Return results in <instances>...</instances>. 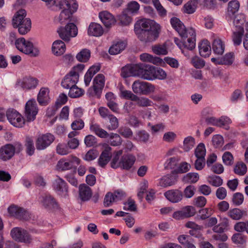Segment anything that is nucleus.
<instances>
[{
    "label": "nucleus",
    "mask_w": 248,
    "mask_h": 248,
    "mask_svg": "<svg viewBox=\"0 0 248 248\" xmlns=\"http://www.w3.org/2000/svg\"><path fill=\"white\" fill-rule=\"evenodd\" d=\"M170 23L172 27L178 32L182 38H187L183 45L188 50H192L196 46V32L193 28L187 29L180 19L176 17H172L170 19Z\"/></svg>",
    "instance_id": "obj_1"
},
{
    "label": "nucleus",
    "mask_w": 248,
    "mask_h": 248,
    "mask_svg": "<svg viewBox=\"0 0 248 248\" xmlns=\"http://www.w3.org/2000/svg\"><path fill=\"white\" fill-rule=\"evenodd\" d=\"M84 68L82 64H78L74 67L64 78L62 81V86L65 89H69L76 85L78 81L79 75Z\"/></svg>",
    "instance_id": "obj_2"
},
{
    "label": "nucleus",
    "mask_w": 248,
    "mask_h": 248,
    "mask_svg": "<svg viewBox=\"0 0 248 248\" xmlns=\"http://www.w3.org/2000/svg\"><path fill=\"white\" fill-rule=\"evenodd\" d=\"M15 44L18 50L26 54L36 57L39 54L38 48L34 47L31 42L26 41L23 37L16 40Z\"/></svg>",
    "instance_id": "obj_3"
},
{
    "label": "nucleus",
    "mask_w": 248,
    "mask_h": 248,
    "mask_svg": "<svg viewBox=\"0 0 248 248\" xmlns=\"http://www.w3.org/2000/svg\"><path fill=\"white\" fill-rule=\"evenodd\" d=\"M75 22L68 23L64 27L59 28L57 32L60 38L66 42H69L71 38L76 37L78 33V30Z\"/></svg>",
    "instance_id": "obj_4"
},
{
    "label": "nucleus",
    "mask_w": 248,
    "mask_h": 248,
    "mask_svg": "<svg viewBox=\"0 0 248 248\" xmlns=\"http://www.w3.org/2000/svg\"><path fill=\"white\" fill-rule=\"evenodd\" d=\"M132 89L136 94L148 95L155 92V88L150 83L137 80L132 84Z\"/></svg>",
    "instance_id": "obj_5"
},
{
    "label": "nucleus",
    "mask_w": 248,
    "mask_h": 248,
    "mask_svg": "<svg viewBox=\"0 0 248 248\" xmlns=\"http://www.w3.org/2000/svg\"><path fill=\"white\" fill-rule=\"evenodd\" d=\"M104 85V76L102 74H98L93 79V86L89 88L88 93L90 96L100 98Z\"/></svg>",
    "instance_id": "obj_6"
},
{
    "label": "nucleus",
    "mask_w": 248,
    "mask_h": 248,
    "mask_svg": "<svg viewBox=\"0 0 248 248\" xmlns=\"http://www.w3.org/2000/svg\"><path fill=\"white\" fill-rule=\"evenodd\" d=\"M12 238L15 241L29 244L32 241V237L29 232L20 227L13 228L10 232Z\"/></svg>",
    "instance_id": "obj_7"
},
{
    "label": "nucleus",
    "mask_w": 248,
    "mask_h": 248,
    "mask_svg": "<svg viewBox=\"0 0 248 248\" xmlns=\"http://www.w3.org/2000/svg\"><path fill=\"white\" fill-rule=\"evenodd\" d=\"M6 117L9 122L14 126L21 128L25 124L23 117L14 108H9L6 111Z\"/></svg>",
    "instance_id": "obj_8"
},
{
    "label": "nucleus",
    "mask_w": 248,
    "mask_h": 248,
    "mask_svg": "<svg viewBox=\"0 0 248 248\" xmlns=\"http://www.w3.org/2000/svg\"><path fill=\"white\" fill-rule=\"evenodd\" d=\"M55 139L54 136L49 133L39 135L35 141L37 150H45L53 143Z\"/></svg>",
    "instance_id": "obj_9"
},
{
    "label": "nucleus",
    "mask_w": 248,
    "mask_h": 248,
    "mask_svg": "<svg viewBox=\"0 0 248 248\" xmlns=\"http://www.w3.org/2000/svg\"><path fill=\"white\" fill-rule=\"evenodd\" d=\"M159 32V30L156 29L155 30L150 31L138 30L137 31H135V33L140 41L147 43L155 40L158 36Z\"/></svg>",
    "instance_id": "obj_10"
},
{
    "label": "nucleus",
    "mask_w": 248,
    "mask_h": 248,
    "mask_svg": "<svg viewBox=\"0 0 248 248\" xmlns=\"http://www.w3.org/2000/svg\"><path fill=\"white\" fill-rule=\"evenodd\" d=\"M38 111L37 105L34 99L30 100L26 103L25 108V115L28 122L34 121Z\"/></svg>",
    "instance_id": "obj_11"
},
{
    "label": "nucleus",
    "mask_w": 248,
    "mask_h": 248,
    "mask_svg": "<svg viewBox=\"0 0 248 248\" xmlns=\"http://www.w3.org/2000/svg\"><path fill=\"white\" fill-rule=\"evenodd\" d=\"M8 212L11 216L20 220H28L31 218L27 211L16 205H11L8 208Z\"/></svg>",
    "instance_id": "obj_12"
},
{
    "label": "nucleus",
    "mask_w": 248,
    "mask_h": 248,
    "mask_svg": "<svg viewBox=\"0 0 248 248\" xmlns=\"http://www.w3.org/2000/svg\"><path fill=\"white\" fill-rule=\"evenodd\" d=\"M52 188L55 192L62 197H66L68 193V187L66 182L57 176L52 182Z\"/></svg>",
    "instance_id": "obj_13"
},
{
    "label": "nucleus",
    "mask_w": 248,
    "mask_h": 248,
    "mask_svg": "<svg viewBox=\"0 0 248 248\" xmlns=\"http://www.w3.org/2000/svg\"><path fill=\"white\" fill-rule=\"evenodd\" d=\"M73 15V14L68 11L62 9L59 15L55 17V21L61 24H67L70 22L78 23L79 20L77 16H74Z\"/></svg>",
    "instance_id": "obj_14"
},
{
    "label": "nucleus",
    "mask_w": 248,
    "mask_h": 248,
    "mask_svg": "<svg viewBox=\"0 0 248 248\" xmlns=\"http://www.w3.org/2000/svg\"><path fill=\"white\" fill-rule=\"evenodd\" d=\"M160 30L158 24H155L153 20L148 19H142L138 20L135 25V31L138 30L145 31Z\"/></svg>",
    "instance_id": "obj_15"
},
{
    "label": "nucleus",
    "mask_w": 248,
    "mask_h": 248,
    "mask_svg": "<svg viewBox=\"0 0 248 248\" xmlns=\"http://www.w3.org/2000/svg\"><path fill=\"white\" fill-rule=\"evenodd\" d=\"M196 213L195 208L192 206H186L180 210L174 212L173 217L176 219L193 217Z\"/></svg>",
    "instance_id": "obj_16"
},
{
    "label": "nucleus",
    "mask_w": 248,
    "mask_h": 248,
    "mask_svg": "<svg viewBox=\"0 0 248 248\" xmlns=\"http://www.w3.org/2000/svg\"><path fill=\"white\" fill-rule=\"evenodd\" d=\"M16 152L15 147L11 144H7L0 148V159L6 161L11 159Z\"/></svg>",
    "instance_id": "obj_17"
},
{
    "label": "nucleus",
    "mask_w": 248,
    "mask_h": 248,
    "mask_svg": "<svg viewBox=\"0 0 248 248\" xmlns=\"http://www.w3.org/2000/svg\"><path fill=\"white\" fill-rule=\"evenodd\" d=\"M57 6L74 14L77 12L78 5L76 0H58Z\"/></svg>",
    "instance_id": "obj_18"
},
{
    "label": "nucleus",
    "mask_w": 248,
    "mask_h": 248,
    "mask_svg": "<svg viewBox=\"0 0 248 248\" xmlns=\"http://www.w3.org/2000/svg\"><path fill=\"white\" fill-rule=\"evenodd\" d=\"M41 202L45 208L48 210H56L59 205L54 198L49 194H45L42 197Z\"/></svg>",
    "instance_id": "obj_19"
},
{
    "label": "nucleus",
    "mask_w": 248,
    "mask_h": 248,
    "mask_svg": "<svg viewBox=\"0 0 248 248\" xmlns=\"http://www.w3.org/2000/svg\"><path fill=\"white\" fill-rule=\"evenodd\" d=\"M136 161V157L132 154L124 155L121 158L120 168L125 170H129Z\"/></svg>",
    "instance_id": "obj_20"
},
{
    "label": "nucleus",
    "mask_w": 248,
    "mask_h": 248,
    "mask_svg": "<svg viewBox=\"0 0 248 248\" xmlns=\"http://www.w3.org/2000/svg\"><path fill=\"white\" fill-rule=\"evenodd\" d=\"M165 197L172 203H177L181 201L183 198V193L178 189H171L164 193Z\"/></svg>",
    "instance_id": "obj_21"
},
{
    "label": "nucleus",
    "mask_w": 248,
    "mask_h": 248,
    "mask_svg": "<svg viewBox=\"0 0 248 248\" xmlns=\"http://www.w3.org/2000/svg\"><path fill=\"white\" fill-rule=\"evenodd\" d=\"M90 129L92 132L101 138H107L109 136V134L107 131L102 128L101 126L94 121L91 122Z\"/></svg>",
    "instance_id": "obj_22"
},
{
    "label": "nucleus",
    "mask_w": 248,
    "mask_h": 248,
    "mask_svg": "<svg viewBox=\"0 0 248 248\" xmlns=\"http://www.w3.org/2000/svg\"><path fill=\"white\" fill-rule=\"evenodd\" d=\"M78 193L79 198L83 202L89 200L92 196V191L91 188L86 184L79 185Z\"/></svg>",
    "instance_id": "obj_23"
},
{
    "label": "nucleus",
    "mask_w": 248,
    "mask_h": 248,
    "mask_svg": "<svg viewBox=\"0 0 248 248\" xmlns=\"http://www.w3.org/2000/svg\"><path fill=\"white\" fill-rule=\"evenodd\" d=\"M99 17L106 28H110L116 22L114 16L107 11L100 12Z\"/></svg>",
    "instance_id": "obj_24"
},
{
    "label": "nucleus",
    "mask_w": 248,
    "mask_h": 248,
    "mask_svg": "<svg viewBox=\"0 0 248 248\" xmlns=\"http://www.w3.org/2000/svg\"><path fill=\"white\" fill-rule=\"evenodd\" d=\"M49 90L48 88L43 87L40 90L37 95V101L42 106H46L48 104L50 98L49 97Z\"/></svg>",
    "instance_id": "obj_25"
},
{
    "label": "nucleus",
    "mask_w": 248,
    "mask_h": 248,
    "mask_svg": "<svg viewBox=\"0 0 248 248\" xmlns=\"http://www.w3.org/2000/svg\"><path fill=\"white\" fill-rule=\"evenodd\" d=\"M111 148L107 146L102 152L98 161L99 165L101 167L106 166L110 160L111 156Z\"/></svg>",
    "instance_id": "obj_26"
},
{
    "label": "nucleus",
    "mask_w": 248,
    "mask_h": 248,
    "mask_svg": "<svg viewBox=\"0 0 248 248\" xmlns=\"http://www.w3.org/2000/svg\"><path fill=\"white\" fill-rule=\"evenodd\" d=\"M212 49L216 54L222 55L225 50L224 43L218 37L214 38L212 43Z\"/></svg>",
    "instance_id": "obj_27"
},
{
    "label": "nucleus",
    "mask_w": 248,
    "mask_h": 248,
    "mask_svg": "<svg viewBox=\"0 0 248 248\" xmlns=\"http://www.w3.org/2000/svg\"><path fill=\"white\" fill-rule=\"evenodd\" d=\"M38 84V80L37 78L33 77H26L23 79L21 86L23 89L30 90L36 88Z\"/></svg>",
    "instance_id": "obj_28"
},
{
    "label": "nucleus",
    "mask_w": 248,
    "mask_h": 248,
    "mask_svg": "<svg viewBox=\"0 0 248 248\" xmlns=\"http://www.w3.org/2000/svg\"><path fill=\"white\" fill-rule=\"evenodd\" d=\"M247 215L246 211L237 208L231 209L227 212L228 216L234 220H240Z\"/></svg>",
    "instance_id": "obj_29"
},
{
    "label": "nucleus",
    "mask_w": 248,
    "mask_h": 248,
    "mask_svg": "<svg viewBox=\"0 0 248 248\" xmlns=\"http://www.w3.org/2000/svg\"><path fill=\"white\" fill-rule=\"evenodd\" d=\"M199 50L200 55L203 57H207L211 54V48L210 43L207 40H203L199 44Z\"/></svg>",
    "instance_id": "obj_30"
},
{
    "label": "nucleus",
    "mask_w": 248,
    "mask_h": 248,
    "mask_svg": "<svg viewBox=\"0 0 248 248\" xmlns=\"http://www.w3.org/2000/svg\"><path fill=\"white\" fill-rule=\"evenodd\" d=\"M103 31L102 27L99 24L96 23H91L88 30V33L89 35L96 37L101 36Z\"/></svg>",
    "instance_id": "obj_31"
},
{
    "label": "nucleus",
    "mask_w": 248,
    "mask_h": 248,
    "mask_svg": "<svg viewBox=\"0 0 248 248\" xmlns=\"http://www.w3.org/2000/svg\"><path fill=\"white\" fill-rule=\"evenodd\" d=\"M65 45L62 40H56L52 44V51L55 55L60 56L63 54L65 51Z\"/></svg>",
    "instance_id": "obj_32"
},
{
    "label": "nucleus",
    "mask_w": 248,
    "mask_h": 248,
    "mask_svg": "<svg viewBox=\"0 0 248 248\" xmlns=\"http://www.w3.org/2000/svg\"><path fill=\"white\" fill-rule=\"evenodd\" d=\"M26 11L22 9L16 12L12 19V25L14 28H17L19 26V24L26 18Z\"/></svg>",
    "instance_id": "obj_33"
},
{
    "label": "nucleus",
    "mask_w": 248,
    "mask_h": 248,
    "mask_svg": "<svg viewBox=\"0 0 248 248\" xmlns=\"http://www.w3.org/2000/svg\"><path fill=\"white\" fill-rule=\"evenodd\" d=\"M231 240L238 247H243L247 243V237L242 233H235L232 235Z\"/></svg>",
    "instance_id": "obj_34"
},
{
    "label": "nucleus",
    "mask_w": 248,
    "mask_h": 248,
    "mask_svg": "<svg viewBox=\"0 0 248 248\" xmlns=\"http://www.w3.org/2000/svg\"><path fill=\"white\" fill-rule=\"evenodd\" d=\"M140 59L143 62H151L153 64L158 65L163 62L162 60L157 57H154L152 55L144 53L140 55Z\"/></svg>",
    "instance_id": "obj_35"
},
{
    "label": "nucleus",
    "mask_w": 248,
    "mask_h": 248,
    "mask_svg": "<svg viewBox=\"0 0 248 248\" xmlns=\"http://www.w3.org/2000/svg\"><path fill=\"white\" fill-rule=\"evenodd\" d=\"M142 72L141 78L147 80H154V66L144 64Z\"/></svg>",
    "instance_id": "obj_36"
},
{
    "label": "nucleus",
    "mask_w": 248,
    "mask_h": 248,
    "mask_svg": "<svg viewBox=\"0 0 248 248\" xmlns=\"http://www.w3.org/2000/svg\"><path fill=\"white\" fill-rule=\"evenodd\" d=\"M31 23L30 19L26 18L17 27L18 32L20 34H26L31 30Z\"/></svg>",
    "instance_id": "obj_37"
},
{
    "label": "nucleus",
    "mask_w": 248,
    "mask_h": 248,
    "mask_svg": "<svg viewBox=\"0 0 248 248\" xmlns=\"http://www.w3.org/2000/svg\"><path fill=\"white\" fill-rule=\"evenodd\" d=\"M198 4L196 0H190L188 1L183 6V12L187 14L194 13L196 10Z\"/></svg>",
    "instance_id": "obj_38"
},
{
    "label": "nucleus",
    "mask_w": 248,
    "mask_h": 248,
    "mask_svg": "<svg viewBox=\"0 0 248 248\" xmlns=\"http://www.w3.org/2000/svg\"><path fill=\"white\" fill-rule=\"evenodd\" d=\"M240 3L237 0H232L228 3V15L231 16L234 15L239 9Z\"/></svg>",
    "instance_id": "obj_39"
},
{
    "label": "nucleus",
    "mask_w": 248,
    "mask_h": 248,
    "mask_svg": "<svg viewBox=\"0 0 248 248\" xmlns=\"http://www.w3.org/2000/svg\"><path fill=\"white\" fill-rule=\"evenodd\" d=\"M126 44L124 42H117L113 44L109 49V53L111 55H116L124 50Z\"/></svg>",
    "instance_id": "obj_40"
},
{
    "label": "nucleus",
    "mask_w": 248,
    "mask_h": 248,
    "mask_svg": "<svg viewBox=\"0 0 248 248\" xmlns=\"http://www.w3.org/2000/svg\"><path fill=\"white\" fill-rule=\"evenodd\" d=\"M91 57V51L87 48L82 49L76 55L77 60L81 62H88Z\"/></svg>",
    "instance_id": "obj_41"
},
{
    "label": "nucleus",
    "mask_w": 248,
    "mask_h": 248,
    "mask_svg": "<svg viewBox=\"0 0 248 248\" xmlns=\"http://www.w3.org/2000/svg\"><path fill=\"white\" fill-rule=\"evenodd\" d=\"M176 182L175 178L172 176L166 175L159 180L158 185L162 187H167L173 185Z\"/></svg>",
    "instance_id": "obj_42"
},
{
    "label": "nucleus",
    "mask_w": 248,
    "mask_h": 248,
    "mask_svg": "<svg viewBox=\"0 0 248 248\" xmlns=\"http://www.w3.org/2000/svg\"><path fill=\"white\" fill-rule=\"evenodd\" d=\"M134 101L137 102L138 106L141 107H147L152 106L153 102L149 98L145 97H139L137 95Z\"/></svg>",
    "instance_id": "obj_43"
},
{
    "label": "nucleus",
    "mask_w": 248,
    "mask_h": 248,
    "mask_svg": "<svg viewBox=\"0 0 248 248\" xmlns=\"http://www.w3.org/2000/svg\"><path fill=\"white\" fill-rule=\"evenodd\" d=\"M123 154L122 150H119L114 153V155L110 163L111 167L113 169L120 168L121 164V159L120 157Z\"/></svg>",
    "instance_id": "obj_44"
},
{
    "label": "nucleus",
    "mask_w": 248,
    "mask_h": 248,
    "mask_svg": "<svg viewBox=\"0 0 248 248\" xmlns=\"http://www.w3.org/2000/svg\"><path fill=\"white\" fill-rule=\"evenodd\" d=\"M84 91L78 88L76 85L71 88H69V92L68 93L69 96L71 98H75L81 96L83 95Z\"/></svg>",
    "instance_id": "obj_45"
},
{
    "label": "nucleus",
    "mask_w": 248,
    "mask_h": 248,
    "mask_svg": "<svg viewBox=\"0 0 248 248\" xmlns=\"http://www.w3.org/2000/svg\"><path fill=\"white\" fill-rule=\"evenodd\" d=\"M25 146L26 148V153L29 155H32L35 151L33 140L30 137H26L25 141Z\"/></svg>",
    "instance_id": "obj_46"
},
{
    "label": "nucleus",
    "mask_w": 248,
    "mask_h": 248,
    "mask_svg": "<svg viewBox=\"0 0 248 248\" xmlns=\"http://www.w3.org/2000/svg\"><path fill=\"white\" fill-rule=\"evenodd\" d=\"M195 144V139L191 136H188L185 138L183 141V149L186 152H188L194 146Z\"/></svg>",
    "instance_id": "obj_47"
},
{
    "label": "nucleus",
    "mask_w": 248,
    "mask_h": 248,
    "mask_svg": "<svg viewBox=\"0 0 248 248\" xmlns=\"http://www.w3.org/2000/svg\"><path fill=\"white\" fill-rule=\"evenodd\" d=\"M247 171V167L244 163L239 162L236 164L234 168V172L235 174L243 176L246 173Z\"/></svg>",
    "instance_id": "obj_48"
},
{
    "label": "nucleus",
    "mask_w": 248,
    "mask_h": 248,
    "mask_svg": "<svg viewBox=\"0 0 248 248\" xmlns=\"http://www.w3.org/2000/svg\"><path fill=\"white\" fill-rule=\"evenodd\" d=\"M153 52L158 55H166L168 53V50L166 45H156L152 47Z\"/></svg>",
    "instance_id": "obj_49"
},
{
    "label": "nucleus",
    "mask_w": 248,
    "mask_h": 248,
    "mask_svg": "<svg viewBox=\"0 0 248 248\" xmlns=\"http://www.w3.org/2000/svg\"><path fill=\"white\" fill-rule=\"evenodd\" d=\"M109 138L110 144L113 146H117L120 145L122 143V139L120 136L116 133L109 134L108 137Z\"/></svg>",
    "instance_id": "obj_50"
},
{
    "label": "nucleus",
    "mask_w": 248,
    "mask_h": 248,
    "mask_svg": "<svg viewBox=\"0 0 248 248\" xmlns=\"http://www.w3.org/2000/svg\"><path fill=\"white\" fill-rule=\"evenodd\" d=\"M140 8V4L137 1L135 0H132L130 1L127 5V11L133 15L138 14Z\"/></svg>",
    "instance_id": "obj_51"
},
{
    "label": "nucleus",
    "mask_w": 248,
    "mask_h": 248,
    "mask_svg": "<svg viewBox=\"0 0 248 248\" xmlns=\"http://www.w3.org/2000/svg\"><path fill=\"white\" fill-rule=\"evenodd\" d=\"M207 180L210 185L215 187L220 186L223 184V180L220 176L217 175L209 176Z\"/></svg>",
    "instance_id": "obj_52"
},
{
    "label": "nucleus",
    "mask_w": 248,
    "mask_h": 248,
    "mask_svg": "<svg viewBox=\"0 0 248 248\" xmlns=\"http://www.w3.org/2000/svg\"><path fill=\"white\" fill-rule=\"evenodd\" d=\"M199 179V176L197 173L189 172L184 176L183 180L185 183H195Z\"/></svg>",
    "instance_id": "obj_53"
},
{
    "label": "nucleus",
    "mask_w": 248,
    "mask_h": 248,
    "mask_svg": "<svg viewBox=\"0 0 248 248\" xmlns=\"http://www.w3.org/2000/svg\"><path fill=\"white\" fill-rule=\"evenodd\" d=\"M198 4L208 9H214L216 7V0H196Z\"/></svg>",
    "instance_id": "obj_54"
},
{
    "label": "nucleus",
    "mask_w": 248,
    "mask_h": 248,
    "mask_svg": "<svg viewBox=\"0 0 248 248\" xmlns=\"http://www.w3.org/2000/svg\"><path fill=\"white\" fill-rule=\"evenodd\" d=\"M109 123L107 126L108 130H114L119 127V121L118 119L113 114L108 118Z\"/></svg>",
    "instance_id": "obj_55"
},
{
    "label": "nucleus",
    "mask_w": 248,
    "mask_h": 248,
    "mask_svg": "<svg viewBox=\"0 0 248 248\" xmlns=\"http://www.w3.org/2000/svg\"><path fill=\"white\" fill-rule=\"evenodd\" d=\"M123 209L130 212H136L137 207L135 201L131 198H129L126 202L124 203Z\"/></svg>",
    "instance_id": "obj_56"
},
{
    "label": "nucleus",
    "mask_w": 248,
    "mask_h": 248,
    "mask_svg": "<svg viewBox=\"0 0 248 248\" xmlns=\"http://www.w3.org/2000/svg\"><path fill=\"white\" fill-rule=\"evenodd\" d=\"M206 149L204 144L200 143L195 150V155L197 158H205Z\"/></svg>",
    "instance_id": "obj_57"
},
{
    "label": "nucleus",
    "mask_w": 248,
    "mask_h": 248,
    "mask_svg": "<svg viewBox=\"0 0 248 248\" xmlns=\"http://www.w3.org/2000/svg\"><path fill=\"white\" fill-rule=\"evenodd\" d=\"M234 59V54L230 52L226 54L223 57L221 58V61L219 63L225 65L232 64Z\"/></svg>",
    "instance_id": "obj_58"
},
{
    "label": "nucleus",
    "mask_w": 248,
    "mask_h": 248,
    "mask_svg": "<svg viewBox=\"0 0 248 248\" xmlns=\"http://www.w3.org/2000/svg\"><path fill=\"white\" fill-rule=\"evenodd\" d=\"M245 22L244 16L243 15H238L234 17L233 20L234 25L238 28V30L244 31L242 25Z\"/></svg>",
    "instance_id": "obj_59"
},
{
    "label": "nucleus",
    "mask_w": 248,
    "mask_h": 248,
    "mask_svg": "<svg viewBox=\"0 0 248 248\" xmlns=\"http://www.w3.org/2000/svg\"><path fill=\"white\" fill-rule=\"evenodd\" d=\"M213 212V209L211 208L200 209L199 211L200 218L202 220H205L211 216Z\"/></svg>",
    "instance_id": "obj_60"
},
{
    "label": "nucleus",
    "mask_w": 248,
    "mask_h": 248,
    "mask_svg": "<svg viewBox=\"0 0 248 248\" xmlns=\"http://www.w3.org/2000/svg\"><path fill=\"white\" fill-rule=\"evenodd\" d=\"M154 79L164 80L167 78V73L162 69L154 66Z\"/></svg>",
    "instance_id": "obj_61"
},
{
    "label": "nucleus",
    "mask_w": 248,
    "mask_h": 248,
    "mask_svg": "<svg viewBox=\"0 0 248 248\" xmlns=\"http://www.w3.org/2000/svg\"><path fill=\"white\" fill-rule=\"evenodd\" d=\"M120 96L126 99H130L132 101H134L137 95L134 94L131 91L124 90L121 88L120 89Z\"/></svg>",
    "instance_id": "obj_62"
},
{
    "label": "nucleus",
    "mask_w": 248,
    "mask_h": 248,
    "mask_svg": "<svg viewBox=\"0 0 248 248\" xmlns=\"http://www.w3.org/2000/svg\"><path fill=\"white\" fill-rule=\"evenodd\" d=\"M143 64H133L132 66V77H138L141 78Z\"/></svg>",
    "instance_id": "obj_63"
},
{
    "label": "nucleus",
    "mask_w": 248,
    "mask_h": 248,
    "mask_svg": "<svg viewBox=\"0 0 248 248\" xmlns=\"http://www.w3.org/2000/svg\"><path fill=\"white\" fill-rule=\"evenodd\" d=\"M244 32V31H242L241 30H238V31L233 32L232 39L235 46H239L241 44Z\"/></svg>",
    "instance_id": "obj_64"
}]
</instances>
